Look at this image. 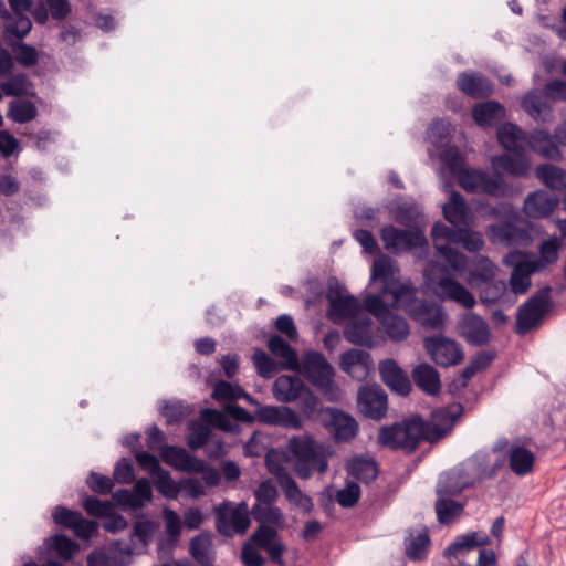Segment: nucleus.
Instances as JSON below:
<instances>
[{
    "instance_id": "obj_59",
    "label": "nucleus",
    "mask_w": 566,
    "mask_h": 566,
    "mask_svg": "<svg viewBox=\"0 0 566 566\" xmlns=\"http://www.w3.org/2000/svg\"><path fill=\"white\" fill-rule=\"evenodd\" d=\"M253 517L262 525L273 524L280 525L282 523V513L279 507L272 504H255L252 507Z\"/></svg>"
},
{
    "instance_id": "obj_57",
    "label": "nucleus",
    "mask_w": 566,
    "mask_h": 566,
    "mask_svg": "<svg viewBox=\"0 0 566 566\" xmlns=\"http://www.w3.org/2000/svg\"><path fill=\"white\" fill-rule=\"evenodd\" d=\"M36 116V108L31 102L17 101L10 104L8 117L15 123H27Z\"/></svg>"
},
{
    "instance_id": "obj_15",
    "label": "nucleus",
    "mask_w": 566,
    "mask_h": 566,
    "mask_svg": "<svg viewBox=\"0 0 566 566\" xmlns=\"http://www.w3.org/2000/svg\"><path fill=\"white\" fill-rule=\"evenodd\" d=\"M549 306V290H542L520 307L516 331L525 334L537 326Z\"/></svg>"
},
{
    "instance_id": "obj_46",
    "label": "nucleus",
    "mask_w": 566,
    "mask_h": 566,
    "mask_svg": "<svg viewBox=\"0 0 566 566\" xmlns=\"http://www.w3.org/2000/svg\"><path fill=\"white\" fill-rule=\"evenodd\" d=\"M504 115L503 106L495 101L479 104L473 108V118L479 126H491L502 119Z\"/></svg>"
},
{
    "instance_id": "obj_61",
    "label": "nucleus",
    "mask_w": 566,
    "mask_h": 566,
    "mask_svg": "<svg viewBox=\"0 0 566 566\" xmlns=\"http://www.w3.org/2000/svg\"><path fill=\"white\" fill-rule=\"evenodd\" d=\"M200 420L202 422H192L190 426V433L188 436L187 442L191 449H199L203 447L211 433L209 428L211 424L205 422L201 418Z\"/></svg>"
},
{
    "instance_id": "obj_24",
    "label": "nucleus",
    "mask_w": 566,
    "mask_h": 566,
    "mask_svg": "<svg viewBox=\"0 0 566 566\" xmlns=\"http://www.w3.org/2000/svg\"><path fill=\"white\" fill-rule=\"evenodd\" d=\"M458 332L461 337L472 345L486 344L491 337L486 322L472 312H467L460 316Z\"/></svg>"
},
{
    "instance_id": "obj_20",
    "label": "nucleus",
    "mask_w": 566,
    "mask_h": 566,
    "mask_svg": "<svg viewBox=\"0 0 566 566\" xmlns=\"http://www.w3.org/2000/svg\"><path fill=\"white\" fill-rule=\"evenodd\" d=\"M255 417L260 422L280 426L287 429L300 430L303 421L300 416L291 408L283 406H259Z\"/></svg>"
},
{
    "instance_id": "obj_41",
    "label": "nucleus",
    "mask_w": 566,
    "mask_h": 566,
    "mask_svg": "<svg viewBox=\"0 0 566 566\" xmlns=\"http://www.w3.org/2000/svg\"><path fill=\"white\" fill-rule=\"evenodd\" d=\"M560 249V240L552 237L544 240L539 248V256L525 254L524 256L532 263L533 270L542 271L558 260V251Z\"/></svg>"
},
{
    "instance_id": "obj_40",
    "label": "nucleus",
    "mask_w": 566,
    "mask_h": 566,
    "mask_svg": "<svg viewBox=\"0 0 566 566\" xmlns=\"http://www.w3.org/2000/svg\"><path fill=\"white\" fill-rule=\"evenodd\" d=\"M497 140L510 153H518L527 145V135L515 124L505 123L497 129Z\"/></svg>"
},
{
    "instance_id": "obj_14",
    "label": "nucleus",
    "mask_w": 566,
    "mask_h": 566,
    "mask_svg": "<svg viewBox=\"0 0 566 566\" xmlns=\"http://www.w3.org/2000/svg\"><path fill=\"white\" fill-rule=\"evenodd\" d=\"M327 300L329 303L328 316L336 324L350 322L367 311L336 280H331L328 283Z\"/></svg>"
},
{
    "instance_id": "obj_30",
    "label": "nucleus",
    "mask_w": 566,
    "mask_h": 566,
    "mask_svg": "<svg viewBox=\"0 0 566 566\" xmlns=\"http://www.w3.org/2000/svg\"><path fill=\"white\" fill-rule=\"evenodd\" d=\"M461 411L460 405H450L447 408L434 410L431 413L430 422L426 423V427L430 428V434L432 436L429 441L438 440L450 431Z\"/></svg>"
},
{
    "instance_id": "obj_37",
    "label": "nucleus",
    "mask_w": 566,
    "mask_h": 566,
    "mask_svg": "<svg viewBox=\"0 0 566 566\" xmlns=\"http://www.w3.org/2000/svg\"><path fill=\"white\" fill-rule=\"evenodd\" d=\"M258 547L263 548L268 552L271 559L283 565L282 554L284 552V545L279 541L277 533L270 526L261 525L258 531L251 536Z\"/></svg>"
},
{
    "instance_id": "obj_63",
    "label": "nucleus",
    "mask_w": 566,
    "mask_h": 566,
    "mask_svg": "<svg viewBox=\"0 0 566 566\" xmlns=\"http://www.w3.org/2000/svg\"><path fill=\"white\" fill-rule=\"evenodd\" d=\"M157 528L158 524L153 521H138L134 525L133 536L137 537L143 546H147L150 543Z\"/></svg>"
},
{
    "instance_id": "obj_12",
    "label": "nucleus",
    "mask_w": 566,
    "mask_h": 566,
    "mask_svg": "<svg viewBox=\"0 0 566 566\" xmlns=\"http://www.w3.org/2000/svg\"><path fill=\"white\" fill-rule=\"evenodd\" d=\"M251 523L247 502L233 504L224 501L216 507V528L224 536L244 534Z\"/></svg>"
},
{
    "instance_id": "obj_1",
    "label": "nucleus",
    "mask_w": 566,
    "mask_h": 566,
    "mask_svg": "<svg viewBox=\"0 0 566 566\" xmlns=\"http://www.w3.org/2000/svg\"><path fill=\"white\" fill-rule=\"evenodd\" d=\"M370 280L381 282V294L392 296V307L403 308L422 326L432 329L444 326L447 314L443 307L437 303L417 298V289L410 280L400 282L399 269L389 256L380 255L374 260Z\"/></svg>"
},
{
    "instance_id": "obj_9",
    "label": "nucleus",
    "mask_w": 566,
    "mask_h": 566,
    "mask_svg": "<svg viewBox=\"0 0 566 566\" xmlns=\"http://www.w3.org/2000/svg\"><path fill=\"white\" fill-rule=\"evenodd\" d=\"M548 99L566 101V83L553 81L545 86L544 92L531 91L524 96L522 107L535 120L546 122L552 117Z\"/></svg>"
},
{
    "instance_id": "obj_43",
    "label": "nucleus",
    "mask_w": 566,
    "mask_h": 566,
    "mask_svg": "<svg viewBox=\"0 0 566 566\" xmlns=\"http://www.w3.org/2000/svg\"><path fill=\"white\" fill-rule=\"evenodd\" d=\"M489 544V537L486 534L472 532L459 536L453 543H451L443 552L446 558L458 557L464 552L471 551L478 546H484Z\"/></svg>"
},
{
    "instance_id": "obj_35",
    "label": "nucleus",
    "mask_w": 566,
    "mask_h": 566,
    "mask_svg": "<svg viewBox=\"0 0 566 566\" xmlns=\"http://www.w3.org/2000/svg\"><path fill=\"white\" fill-rule=\"evenodd\" d=\"M443 217L453 226H474V218L470 213V209L458 192H451L447 203L442 206Z\"/></svg>"
},
{
    "instance_id": "obj_33",
    "label": "nucleus",
    "mask_w": 566,
    "mask_h": 566,
    "mask_svg": "<svg viewBox=\"0 0 566 566\" xmlns=\"http://www.w3.org/2000/svg\"><path fill=\"white\" fill-rule=\"evenodd\" d=\"M506 458L511 471L518 476L530 474L533 471L536 459L532 450L518 442H513L509 447Z\"/></svg>"
},
{
    "instance_id": "obj_7",
    "label": "nucleus",
    "mask_w": 566,
    "mask_h": 566,
    "mask_svg": "<svg viewBox=\"0 0 566 566\" xmlns=\"http://www.w3.org/2000/svg\"><path fill=\"white\" fill-rule=\"evenodd\" d=\"M380 237L385 249L392 253L409 251L418 259L428 255V240L423 232L418 229L401 230L394 226H388L381 229Z\"/></svg>"
},
{
    "instance_id": "obj_53",
    "label": "nucleus",
    "mask_w": 566,
    "mask_h": 566,
    "mask_svg": "<svg viewBox=\"0 0 566 566\" xmlns=\"http://www.w3.org/2000/svg\"><path fill=\"white\" fill-rule=\"evenodd\" d=\"M429 536L427 532H420L406 541V553L412 560H421L427 556L429 547Z\"/></svg>"
},
{
    "instance_id": "obj_21",
    "label": "nucleus",
    "mask_w": 566,
    "mask_h": 566,
    "mask_svg": "<svg viewBox=\"0 0 566 566\" xmlns=\"http://www.w3.org/2000/svg\"><path fill=\"white\" fill-rule=\"evenodd\" d=\"M14 19L4 24V38L8 42L24 38L31 30V20L24 15L31 8L32 0H9Z\"/></svg>"
},
{
    "instance_id": "obj_51",
    "label": "nucleus",
    "mask_w": 566,
    "mask_h": 566,
    "mask_svg": "<svg viewBox=\"0 0 566 566\" xmlns=\"http://www.w3.org/2000/svg\"><path fill=\"white\" fill-rule=\"evenodd\" d=\"M191 556L202 565H209L212 560V538L208 533L195 536L190 542Z\"/></svg>"
},
{
    "instance_id": "obj_23",
    "label": "nucleus",
    "mask_w": 566,
    "mask_h": 566,
    "mask_svg": "<svg viewBox=\"0 0 566 566\" xmlns=\"http://www.w3.org/2000/svg\"><path fill=\"white\" fill-rule=\"evenodd\" d=\"M115 503L125 510H138L153 499V490L149 480L139 479L133 490L120 489L112 495Z\"/></svg>"
},
{
    "instance_id": "obj_25",
    "label": "nucleus",
    "mask_w": 566,
    "mask_h": 566,
    "mask_svg": "<svg viewBox=\"0 0 566 566\" xmlns=\"http://www.w3.org/2000/svg\"><path fill=\"white\" fill-rule=\"evenodd\" d=\"M339 365L349 377L363 381L373 368V360L368 352L353 348L340 355Z\"/></svg>"
},
{
    "instance_id": "obj_44",
    "label": "nucleus",
    "mask_w": 566,
    "mask_h": 566,
    "mask_svg": "<svg viewBox=\"0 0 566 566\" xmlns=\"http://www.w3.org/2000/svg\"><path fill=\"white\" fill-rule=\"evenodd\" d=\"M416 385L429 395H436L441 387L440 377L434 367L423 364L417 366L412 371Z\"/></svg>"
},
{
    "instance_id": "obj_13",
    "label": "nucleus",
    "mask_w": 566,
    "mask_h": 566,
    "mask_svg": "<svg viewBox=\"0 0 566 566\" xmlns=\"http://www.w3.org/2000/svg\"><path fill=\"white\" fill-rule=\"evenodd\" d=\"M458 178L460 186L468 192L486 193L495 198L509 193V187L500 174L491 176L481 170L462 169Z\"/></svg>"
},
{
    "instance_id": "obj_31",
    "label": "nucleus",
    "mask_w": 566,
    "mask_h": 566,
    "mask_svg": "<svg viewBox=\"0 0 566 566\" xmlns=\"http://www.w3.org/2000/svg\"><path fill=\"white\" fill-rule=\"evenodd\" d=\"M134 551L132 547H122L119 542L114 543L108 552L99 549L87 557V566H126L124 558H129Z\"/></svg>"
},
{
    "instance_id": "obj_50",
    "label": "nucleus",
    "mask_w": 566,
    "mask_h": 566,
    "mask_svg": "<svg viewBox=\"0 0 566 566\" xmlns=\"http://www.w3.org/2000/svg\"><path fill=\"white\" fill-rule=\"evenodd\" d=\"M536 177L548 188L566 190V171L553 165H541L536 168Z\"/></svg>"
},
{
    "instance_id": "obj_54",
    "label": "nucleus",
    "mask_w": 566,
    "mask_h": 566,
    "mask_svg": "<svg viewBox=\"0 0 566 566\" xmlns=\"http://www.w3.org/2000/svg\"><path fill=\"white\" fill-rule=\"evenodd\" d=\"M165 521L166 533L168 535V552L176 545L181 534V520L180 516L172 510L165 507L163 511Z\"/></svg>"
},
{
    "instance_id": "obj_58",
    "label": "nucleus",
    "mask_w": 566,
    "mask_h": 566,
    "mask_svg": "<svg viewBox=\"0 0 566 566\" xmlns=\"http://www.w3.org/2000/svg\"><path fill=\"white\" fill-rule=\"evenodd\" d=\"M48 545L63 559H70L78 551V545L65 535H54Z\"/></svg>"
},
{
    "instance_id": "obj_26",
    "label": "nucleus",
    "mask_w": 566,
    "mask_h": 566,
    "mask_svg": "<svg viewBox=\"0 0 566 566\" xmlns=\"http://www.w3.org/2000/svg\"><path fill=\"white\" fill-rule=\"evenodd\" d=\"M201 419L205 422L212 424V427H217L223 431H234L237 428V423L234 419H240L247 422H251L253 420L250 413L238 406H227V412H221L213 409H203L201 411Z\"/></svg>"
},
{
    "instance_id": "obj_48",
    "label": "nucleus",
    "mask_w": 566,
    "mask_h": 566,
    "mask_svg": "<svg viewBox=\"0 0 566 566\" xmlns=\"http://www.w3.org/2000/svg\"><path fill=\"white\" fill-rule=\"evenodd\" d=\"M286 500L297 506L304 513H308L313 510V501L312 499L304 494L293 478H284V484L281 486Z\"/></svg>"
},
{
    "instance_id": "obj_6",
    "label": "nucleus",
    "mask_w": 566,
    "mask_h": 566,
    "mask_svg": "<svg viewBox=\"0 0 566 566\" xmlns=\"http://www.w3.org/2000/svg\"><path fill=\"white\" fill-rule=\"evenodd\" d=\"M296 371L304 375L328 401H338L340 399L342 391L334 381L333 367L322 354L316 352L305 353Z\"/></svg>"
},
{
    "instance_id": "obj_32",
    "label": "nucleus",
    "mask_w": 566,
    "mask_h": 566,
    "mask_svg": "<svg viewBox=\"0 0 566 566\" xmlns=\"http://www.w3.org/2000/svg\"><path fill=\"white\" fill-rule=\"evenodd\" d=\"M379 371L382 381L400 395H408L411 382L408 375L397 365L394 359H386L379 364Z\"/></svg>"
},
{
    "instance_id": "obj_56",
    "label": "nucleus",
    "mask_w": 566,
    "mask_h": 566,
    "mask_svg": "<svg viewBox=\"0 0 566 566\" xmlns=\"http://www.w3.org/2000/svg\"><path fill=\"white\" fill-rule=\"evenodd\" d=\"M451 130L449 122L437 120L428 129V139L437 149H442L449 145Z\"/></svg>"
},
{
    "instance_id": "obj_5",
    "label": "nucleus",
    "mask_w": 566,
    "mask_h": 566,
    "mask_svg": "<svg viewBox=\"0 0 566 566\" xmlns=\"http://www.w3.org/2000/svg\"><path fill=\"white\" fill-rule=\"evenodd\" d=\"M431 437L430 428L426 427L422 419L412 417L400 423L381 428L378 442L384 447L410 453L421 440H429Z\"/></svg>"
},
{
    "instance_id": "obj_38",
    "label": "nucleus",
    "mask_w": 566,
    "mask_h": 566,
    "mask_svg": "<svg viewBox=\"0 0 566 566\" xmlns=\"http://www.w3.org/2000/svg\"><path fill=\"white\" fill-rule=\"evenodd\" d=\"M457 83L460 91L474 98L488 96L493 90L486 77L474 72L461 73Z\"/></svg>"
},
{
    "instance_id": "obj_19",
    "label": "nucleus",
    "mask_w": 566,
    "mask_h": 566,
    "mask_svg": "<svg viewBox=\"0 0 566 566\" xmlns=\"http://www.w3.org/2000/svg\"><path fill=\"white\" fill-rule=\"evenodd\" d=\"M53 521L63 527L71 528L74 534L83 539H88L97 533V523L85 520L77 512L57 506L52 513Z\"/></svg>"
},
{
    "instance_id": "obj_17",
    "label": "nucleus",
    "mask_w": 566,
    "mask_h": 566,
    "mask_svg": "<svg viewBox=\"0 0 566 566\" xmlns=\"http://www.w3.org/2000/svg\"><path fill=\"white\" fill-rule=\"evenodd\" d=\"M322 422L337 441H349L358 431L356 420L348 413L337 408H325L321 410Z\"/></svg>"
},
{
    "instance_id": "obj_52",
    "label": "nucleus",
    "mask_w": 566,
    "mask_h": 566,
    "mask_svg": "<svg viewBox=\"0 0 566 566\" xmlns=\"http://www.w3.org/2000/svg\"><path fill=\"white\" fill-rule=\"evenodd\" d=\"M462 511L463 505L461 503L448 499L447 495H439L436 503V512L441 524L454 522L462 514Z\"/></svg>"
},
{
    "instance_id": "obj_27",
    "label": "nucleus",
    "mask_w": 566,
    "mask_h": 566,
    "mask_svg": "<svg viewBox=\"0 0 566 566\" xmlns=\"http://www.w3.org/2000/svg\"><path fill=\"white\" fill-rule=\"evenodd\" d=\"M345 338L356 345L373 347L375 345V327L369 315L364 312L347 323Z\"/></svg>"
},
{
    "instance_id": "obj_42",
    "label": "nucleus",
    "mask_w": 566,
    "mask_h": 566,
    "mask_svg": "<svg viewBox=\"0 0 566 566\" xmlns=\"http://www.w3.org/2000/svg\"><path fill=\"white\" fill-rule=\"evenodd\" d=\"M270 352L282 359L281 369L298 370L300 361L296 352L280 336H272L268 340Z\"/></svg>"
},
{
    "instance_id": "obj_29",
    "label": "nucleus",
    "mask_w": 566,
    "mask_h": 566,
    "mask_svg": "<svg viewBox=\"0 0 566 566\" xmlns=\"http://www.w3.org/2000/svg\"><path fill=\"white\" fill-rule=\"evenodd\" d=\"M486 235L492 243L505 247L525 244L530 241L528 232L512 223L492 224L486 228Z\"/></svg>"
},
{
    "instance_id": "obj_22",
    "label": "nucleus",
    "mask_w": 566,
    "mask_h": 566,
    "mask_svg": "<svg viewBox=\"0 0 566 566\" xmlns=\"http://www.w3.org/2000/svg\"><path fill=\"white\" fill-rule=\"evenodd\" d=\"M504 262L514 266L510 285L514 294H524L531 286V275L537 270H533L532 263L521 252H511Z\"/></svg>"
},
{
    "instance_id": "obj_8",
    "label": "nucleus",
    "mask_w": 566,
    "mask_h": 566,
    "mask_svg": "<svg viewBox=\"0 0 566 566\" xmlns=\"http://www.w3.org/2000/svg\"><path fill=\"white\" fill-rule=\"evenodd\" d=\"M273 396L280 402L301 400V408L311 417L318 407V398L308 389L297 376L282 375L273 384Z\"/></svg>"
},
{
    "instance_id": "obj_36",
    "label": "nucleus",
    "mask_w": 566,
    "mask_h": 566,
    "mask_svg": "<svg viewBox=\"0 0 566 566\" xmlns=\"http://www.w3.org/2000/svg\"><path fill=\"white\" fill-rule=\"evenodd\" d=\"M504 154L491 158V165L496 171H502L514 177H524L531 170V160L521 151Z\"/></svg>"
},
{
    "instance_id": "obj_11",
    "label": "nucleus",
    "mask_w": 566,
    "mask_h": 566,
    "mask_svg": "<svg viewBox=\"0 0 566 566\" xmlns=\"http://www.w3.org/2000/svg\"><path fill=\"white\" fill-rule=\"evenodd\" d=\"M364 304L367 312L377 317L392 342H401L409 336L410 328L407 321L402 316L391 313L384 303L382 295H368Z\"/></svg>"
},
{
    "instance_id": "obj_4",
    "label": "nucleus",
    "mask_w": 566,
    "mask_h": 566,
    "mask_svg": "<svg viewBox=\"0 0 566 566\" xmlns=\"http://www.w3.org/2000/svg\"><path fill=\"white\" fill-rule=\"evenodd\" d=\"M494 469L488 465L485 453H476L461 465L441 475L437 486L438 495H455L476 481L491 476Z\"/></svg>"
},
{
    "instance_id": "obj_28",
    "label": "nucleus",
    "mask_w": 566,
    "mask_h": 566,
    "mask_svg": "<svg viewBox=\"0 0 566 566\" xmlns=\"http://www.w3.org/2000/svg\"><path fill=\"white\" fill-rule=\"evenodd\" d=\"M558 198L544 190L531 192L524 200L523 211L532 219L549 217L558 206Z\"/></svg>"
},
{
    "instance_id": "obj_60",
    "label": "nucleus",
    "mask_w": 566,
    "mask_h": 566,
    "mask_svg": "<svg viewBox=\"0 0 566 566\" xmlns=\"http://www.w3.org/2000/svg\"><path fill=\"white\" fill-rule=\"evenodd\" d=\"M253 365L258 374L264 378L272 377L280 368L265 352L256 349L252 356Z\"/></svg>"
},
{
    "instance_id": "obj_16",
    "label": "nucleus",
    "mask_w": 566,
    "mask_h": 566,
    "mask_svg": "<svg viewBox=\"0 0 566 566\" xmlns=\"http://www.w3.org/2000/svg\"><path fill=\"white\" fill-rule=\"evenodd\" d=\"M424 347L439 366L449 367L458 365L464 357L461 345L447 337H429L424 340Z\"/></svg>"
},
{
    "instance_id": "obj_2",
    "label": "nucleus",
    "mask_w": 566,
    "mask_h": 566,
    "mask_svg": "<svg viewBox=\"0 0 566 566\" xmlns=\"http://www.w3.org/2000/svg\"><path fill=\"white\" fill-rule=\"evenodd\" d=\"M332 453L328 446L305 433L289 439L284 455L298 478L308 479L315 472H326Z\"/></svg>"
},
{
    "instance_id": "obj_62",
    "label": "nucleus",
    "mask_w": 566,
    "mask_h": 566,
    "mask_svg": "<svg viewBox=\"0 0 566 566\" xmlns=\"http://www.w3.org/2000/svg\"><path fill=\"white\" fill-rule=\"evenodd\" d=\"M460 238L458 244H461L469 252H478L484 245L483 237L478 231L462 229Z\"/></svg>"
},
{
    "instance_id": "obj_3",
    "label": "nucleus",
    "mask_w": 566,
    "mask_h": 566,
    "mask_svg": "<svg viewBox=\"0 0 566 566\" xmlns=\"http://www.w3.org/2000/svg\"><path fill=\"white\" fill-rule=\"evenodd\" d=\"M446 269L438 262H430L423 270L424 287L441 302H453L471 310L476 300L472 292L454 277L444 274Z\"/></svg>"
},
{
    "instance_id": "obj_47",
    "label": "nucleus",
    "mask_w": 566,
    "mask_h": 566,
    "mask_svg": "<svg viewBox=\"0 0 566 566\" xmlns=\"http://www.w3.org/2000/svg\"><path fill=\"white\" fill-rule=\"evenodd\" d=\"M212 397L220 402H231L239 398H243L250 405L259 406V403L244 390L238 386L232 385L231 382L220 380L214 385Z\"/></svg>"
},
{
    "instance_id": "obj_55",
    "label": "nucleus",
    "mask_w": 566,
    "mask_h": 566,
    "mask_svg": "<svg viewBox=\"0 0 566 566\" xmlns=\"http://www.w3.org/2000/svg\"><path fill=\"white\" fill-rule=\"evenodd\" d=\"M154 484L158 492H160L167 499H176L180 491V483L177 484L168 471L157 470V473L153 475Z\"/></svg>"
},
{
    "instance_id": "obj_49",
    "label": "nucleus",
    "mask_w": 566,
    "mask_h": 566,
    "mask_svg": "<svg viewBox=\"0 0 566 566\" xmlns=\"http://www.w3.org/2000/svg\"><path fill=\"white\" fill-rule=\"evenodd\" d=\"M347 471L357 480L369 482L373 481L378 473L376 462L370 458L357 457L347 464Z\"/></svg>"
},
{
    "instance_id": "obj_39",
    "label": "nucleus",
    "mask_w": 566,
    "mask_h": 566,
    "mask_svg": "<svg viewBox=\"0 0 566 566\" xmlns=\"http://www.w3.org/2000/svg\"><path fill=\"white\" fill-rule=\"evenodd\" d=\"M527 146L546 159L558 160L562 151L554 138L546 130H535L528 137Z\"/></svg>"
},
{
    "instance_id": "obj_34",
    "label": "nucleus",
    "mask_w": 566,
    "mask_h": 566,
    "mask_svg": "<svg viewBox=\"0 0 566 566\" xmlns=\"http://www.w3.org/2000/svg\"><path fill=\"white\" fill-rule=\"evenodd\" d=\"M160 457L164 462L174 469L182 472L191 473L192 470H199L201 460L188 453L180 447L165 446L161 448Z\"/></svg>"
},
{
    "instance_id": "obj_10",
    "label": "nucleus",
    "mask_w": 566,
    "mask_h": 566,
    "mask_svg": "<svg viewBox=\"0 0 566 566\" xmlns=\"http://www.w3.org/2000/svg\"><path fill=\"white\" fill-rule=\"evenodd\" d=\"M461 230L462 229H452L442 222L434 223L431 230V238L436 251L444 259L449 268L457 273L462 272L468 262L463 253L450 245L451 243H459Z\"/></svg>"
},
{
    "instance_id": "obj_45",
    "label": "nucleus",
    "mask_w": 566,
    "mask_h": 566,
    "mask_svg": "<svg viewBox=\"0 0 566 566\" xmlns=\"http://www.w3.org/2000/svg\"><path fill=\"white\" fill-rule=\"evenodd\" d=\"M496 272V265L485 256L474 259L472 269L468 276V283L480 287L482 284L491 282Z\"/></svg>"
},
{
    "instance_id": "obj_64",
    "label": "nucleus",
    "mask_w": 566,
    "mask_h": 566,
    "mask_svg": "<svg viewBox=\"0 0 566 566\" xmlns=\"http://www.w3.org/2000/svg\"><path fill=\"white\" fill-rule=\"evenodd\" d=\"M359 496V485L354 482H349L343 490L337 492L336 500L343 507H350L357 503Z\"/></svg>"
},
{
    "instance_id": "obj_18",
    "label": "nucleus",
    "mask_w": 566,
    "mask_h": 566,
    "mask_svg": "<svg viewBox=\"0 0 566 566\" xmlns=\"http://www.w3.org/2000/svg\"><path fill=\"white\" fill-rule=\"evenodd\" d=\"M357 406L366 417L380 420L387 412V395L378 385H366L358 391Z\"/></svg>"
}]
</instances>
